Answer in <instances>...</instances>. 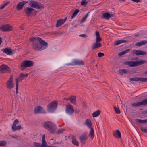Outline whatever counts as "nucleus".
Masks as SVG:
<instances>
[{
    "mask_svg": "<svg viewBox=\"0 0 147 147\" xmlns=\"http://www.w3.org/2000/svg\"><path fill=\"white\" fill-rule=\"evenodd\" d=\"M32 48L34 50L41 51L47 48L48 47L47 43L39 37H32L30 39Z\"/></svg>",
    "mask_w": 147,
    "mask_h": 147,
    "instance_id": "obj_1",
    "label": "nucleus"
},
{
    "mask_svg": "<svg viewBox=\"0 0 147 147\" xmlns=\"http://www.w3.org/2000/svg\"><path fill=\"white\" fill-rule=\"evenodd\" d=\"M43 127L48 130L50 133L53 134L55 133L57 129L56 125L52 122L50 121H46L43 123Z\"/></svg>",
    "mask_w": 147,
    "mask_h": 147,
    "instance_id": "obj_2",
    "label": "nucleus"
},
{
    "mask_svg": "<svg viewBox=\"0 0 147 147\" xmlns=\"http://www.w3.org/2000/svg\"><path fill=\"white\" fill-rule=\"evenodd\" d=\"M147 63L146 60H140L136 61H129L124 62L125 65H128L130 67L137 66Z\"/></svg>",
    "mask_w": 147,
    "mask_h": 147,
    "instance_id": "obj_3",
    "label": "nucleus"
},
{
    "mask_svg": "<svg viewBox=\"0 0 147 147\" xmlns=\"http://www.w3.org/2000/svg\"><path fill=\"white\" fill-rule=\"evenodd\" d=\"M33 64L32 61L30 60H24L22 62L20 68L21 70H23L26 67L32 66Z\"/></svg>",
    "mask_w": 147,
    "mask_h": 147,
    "instance_id": "obj_4",
    "label": "nucleus"
},
{
    "mask_svg": "<svg viewBox=\"0 0 147 147\" xmlns=\"http://www.w3.org/2000/svg\"><path fill=\"white\" fill-rule=\"evenodd\" d=\"M58 103L56 101H53L47 106L48 111L50 112H53L56 109Z\"/></svg>",
    "mask_w": 147,
    "mask_h": 147,
    "instance_id": "obj_5",
    "label": "nucleus"
},
{
    "mask_svg": "<svg viewBox=\"0 0 147 147\" xmlns=\"http://www.w3.org/2000/svg\"><path fill=\"white\" fill-rule=\"evenodd\" d=\"M29 5L32 7L38 9H40L44 7L43 5L41 3L33 0H31L29 2Z\"/></svg>",
    "mask_w": 147,
    "mask_h": 147,
    "instance_id": "obj_6",
    "label": "nucleus"
},
{
    "mask_svg": "<svg viewBox=\"0 0 147 147\" xmlns=\"http://www.w3.org/2000/svg\"><path fill=\"white\" fill-rule=\"evenodd\" d=\"M24 11L27 14V15L30 16L31 15H36L37 13V11L29 7H26V9L24 10Z\"/></svg>",
    "mask_w": 147,
    "mask_h": 147,
    "instance_id": "obj_7",
    "label": "nucleus"
},
{
    "mask_svg": "<svg viewBox=\"0 0 147 147\" xmlns=\"http://www.w3.org/2000/svg\"><path fill=\"white\" fill-rule=\"evenodd\" d=\"M10 69L6 65L2 64L0 66V72L2 73H10Z\"/></svg>",
    "mask_w": 147,
    "mask_h": 147,
    "instance_id": "obj_8",
    "label": "nucleus"
},
{
    "mask_svg": "<svg viewBox=\"0 0 147 147\" xmlns=\"http://www.w3.org/2000/svg\"><path fill=\"white\" fill-rule=\"evenodd\" d=\"M6 87L9 89L13 88L14 86L13 78L11 76L10 78L7 81L6 83Z\"/></svg>",
    "mask_w": 147,
    "mask_h": 147,
    "instance_id": "obj_9",
    "label": "nucleus"
},
{
    "mask_svg": "<svg viewBox=\"0 0 147 147\" xmlns=\"http://www.w3.org/2000/svg\"><path fill=\"white\" fill-rule=\"evenodd\" d=\"M74 109L73 106L70 105H67L65 108V111L69 115H72L74 112Z\"/></svg>",
    "mask_w": 147,
    "mask_h": 147,
    "instance_id": "obj_10",
    "label": "nucleus"
},
{
    "mask_svg": "<svg viewBox=\"0 0 147 147\" xmlns=\"http://www.w3.org/2000/svg\"><path fill=\"white\" fill-rule=\"evenodd\" d=\"M88 139L87 133L85 132L80 137L79 139L82 144H84Z\"/></svg>",
    "mask_w": 147,
    "mask_h": 147,
    "instance_id": "obj_11",
    "label": "nucleus"
},
{
    "mask_svg": "<svg viewBox=\"0 0 147 147\" xmlns=\"http://www.w3.org/2000/svg\"><path fill=\"white\" fill-rule=\"evenodd\" d=\"M12 27L9 24L3 25L0 27V30L2 31H10L12 29Z\"/></svg>",
    "mask_w": 147,
    "mask_h": 147,
    "instance_id": "obj_12",
    "label": "nucleus"
},
{
    "mask_svg": "<svg viewBox=\"0 0 147 147\" xmlns=\"http://www.w3.org/2000/svg\"><path fill=\"white\" fill-rule=\"evenodd\" d=\"M34 112L36 114L38 113H45V110L40 106L36 107L34 109Z\"/></svg>",
    "mask_w": 147,
    "mask_h": 147,
    "instance_id": "obj_13",
    "label": "nucleus"
},
{
    "mask_svg": "<svg viewBox=\"0 0 147 147\" xmlns=\"http://www.w3.org/2000/svg\"><path fill=\"white\" fill-rule=\"evenodd\" d=\"M129 80L131 81H141L143 82H147V78L135 77L131 78Z\"/></svg>",
    "mask_w": 147,
    "mask_h": 147,
    "instance_id": "obj_14",
    "label": "nucleus"
},
{
    "mask_svg": "<svg viewBox=\"0 0 147 147\" xmlns=\"http://www.w3.org/2000/svg\"><path fill=\"white\" fill-rule=\"evenodd\" d=\"M28 3L27 1H24L20 2L18 3L16 5V9L18 10L22 9L25 4Z\"/></svg>",
    "mask_w": 147,
    "mask_h": 147,
    "instance_id": "obj_15",
    "label": "nucleus"
},
{
    "mask_svg": "<svg viewBox=\"0 0 147 147\" xmlns=\"http://www.w3.org/2000/svg\"><path fill=\"white\" fill-rule=\"evenodd\" d=\"M146 104H147V98L143 100L142 101L138 102L137 103H133L132 104V106L134 107H137Z\"/></svg>",
    "mask_w": 147,
    "mask_h": 147,
    "instance_id": "obj_16",
    "label": "nucleus"
},
{
    "mask_svg": "<svg viewBox=\"0 0 147 147\" xmlns=\"http://www.w3.org/2000/svg\"><path fill=\"white\" fill-rule=\"evenodd\" d=\"M28 75V74H24L22 73L21 74L19 77L18 78H16L15 80L16 84L17 82L18 84L19 82H21L25 77H27Z\"/></svg>",
    "mask_w": 147,
    "mask_h": 147,
    "instance_id": "obj_17",
    "label": "nucleus"
},
{
    "mask_svg": "<svg viewBox=\"0 0 147 147\" xmlns=\"http://www.w3.org/2000/svg\"><path fill=\"white\" fill-rule=\"evenodd\" d=\"M33 145L34 146L30 147H47L48 146L46 142H42L41 145L40 143L34 142L33 143Z\"/></svg>",
    "mask_w": 147,
    "mask_h": 147,
    "instance_id": "obj_18",
    "label": "nucleus"
},
{
    "mask_svg": "<svg viewBox=\"0 0 147 147\" xmlns=\"http://www.w3.org/2000/svg\"><path fill=\"white\" fill-rule=\"evenodd\" d=\"M67 18L66 17L64 19H59L57 22L55 26L56 27H59L63 24L66 21Z\"/></svg>",
    "mask_w": 147,
    "mask_h": 147,
    "instance_id": "obj_19",
    "label": "nucleus"
},
{
    "mask_svg": "<svg viewBox=\"0 0 147 147\" xmlns=\"http://www.w3.org/2000/svg\"><path fill=\"white\" fill-rule=\"evenodd\" d=\"M113 135L116 138H120L121 137V135L120 131L119 130H117L113 131Z\"/></svg>",
    "mask_w": 147,
    "mask_h": 147,
    "instance_id": "obj_20",
    "label": "nucleus"
},
{
    "mask_svg": "<svg viewBox=\"0 0 147 147\" xmlns=\"http://www.w3.org/2000/svg\"><path fill=\"white\" fill-rule=\"evenodd\" d=\"M84 124L89 128H92V123L90 119H87L84 122Z\"/></svg>",
    "mask_w": 147,
    "mask_h": 147,
    "instance_id": "obj_21",
    "label": "nucleus"
},
{
    "mask_svg": "<svg viewBox=\"0 0 147 147\" xmlns=\"http://www.w3.org/2000/svg\"><path fill=\"white\" fill-rule=\"evenodd\" d=\"M84 62L82 61L79 60H76L74 61L72 65H84Z\"/></svg>",
    "mask_w": 147,
    "mask_h": 147,
    "instance_id": "obj_22",
    "label": "nucleus"
},
{
    "mask_svg": "<svg viewBox=\"0 0 147 147\" xmlns=\"http://www.w3.org/2000/svg\"><path fill=\"white\" fill-rule=\"evenodd\" d=\"M72 142L74 145L78 146L79 145L78 142L75 136H72L71 137Z\"/></svg>",
    "mask_w": 147,
    "mask_h": 147,
    "instance_id": "obj_23",
    "label": "nucleus"
},
{
    "mask_svg": "<svg viewBox=\"0 0 147 147\" xmlns=\"http://www.w3.org/2000/svg\"><path fill=\"white\" fill-rule=\"evenodd\" d=\"M102 46V44L99 42H96L94 43L92 47V49L98 48Z\"/></svg>",
    "mask_w": 147,
    "mask_h": 147,
    "instance_id": "obj_24",
    "label": "nucleus"
},
{
    "mask_svg": "<svg viewBox=\"0 0 147 147\" xmlns=\"http://www.w3.org/2000/svg\"><path fill=\"white\" fill-rule=\"evenodd\" d=\"M3 50V52L8 55H10L12 53V51L11 49L8 48H5L3 49L2 51Z\"/></svg>",
    "mask_w": 147,
    "mask_h": 147,
    "instance_id": "obj_25",
    "label": "nucleus"
},
{
    "mask_svg": "<svg viewBox=\"0 0 147 147\" xmlns=\"http://www.w3.org/2000/svg\"><path fill=\"white\" fill-rule=\"evenodd\" d=\"M69 100L71 103L75 105L76 104V97L75 96H72L70 97L69 98Z\"/></svg>",
    "mask_w": 147,
    "mask_h": 147,
    "instance_id": "obj_26",
    "label": "nucleus"
},
{
    "mask_svg": "<svg viewBox=\"0 0 147 147\" xmlns=\"http://www.w3.org/2000/svg\"><path fill=\"white\" fill-rule=\"evenodd\" d=\"M146 44H147V40H143L136 43L135 45L136 46L138 47H140Z\"/></svg>",
    "mask_w": 147,
    "mask_h": 147,
    "instance_id": "obj_27",
    "label": "nucleus"
},
{
    "mask_svg": "<svg viewBox=\"0 0 147 147\" xmlns=\"http://www.w3.org/2000/svg\"><path fill=\"white\" fill-rule=\"evenodd\" d=\"M90 129H91V130L90 131L89 136L93 140L94 136V130L93 128Z\"/></svg>",
    "mask_w": 147,
    "mask_h": 147,
    "instance_id": "obj_28",
    "label": "nucleus"
},
{
    "mask_svg": "<svg viewBox=\"0 0 147 147\" xmlns=\"http://www.w3.org/2000/svg\"><path fill=\"white\" fill-rule=\"evenodd\" d=\"M127 42V40H117L114 42V45H118L123 43H125V42Z\"/></svg>",
    "mask_w": 147,
    "mask_h": 147,
    "instance_id": "obj_29",
    "label": "nucleus"
},
{
    "mask_svg": "<svg viewBox=\"0 0 147 147\" xmlns=\"http://www.w3.org/2000/svg\"><path fill=\"white\" fill-rule=\"evenodd\" d=\"M101 111L100 110H98L95 112H94L92 114V116L93 117H96L98 116L100 114Z\"/></svg>",
    "mask_w": 147,
    "mask_h": 147,
    "instance_id": "obj_30",
    "label": "nucleus"
},
{
    "mask_svg": "<svg viewBox=\"0 0 147 147\" xmlns=\"http://www.w3.org/2000/svg\"><path fill=\"white\" fill-rule=\"evenodd\" d=\"M103 16L104 18L106 19L109 20L110 18V14L107 12L103 13Z\"/></svg>",
    "mask_w": 147,
    "mask_h": 147,
    "instance_id": "obj_31",
    "label": "nucleus"
},
{
    "mask_svg": "<svg viewBox=\"0 0 147 147\" xmlns=\"http://www.w3.org/2000/svg\"><path fill=\"white\" fill-rule=\"evenodd\" d=\"M130 51L129 49H127V50H124V51H123L121 52H120L118 54V55L119 56H122L123 55L127 53L128 51Z\"/></svg>",
    "mask_w": 147,
    "mask_h": 147,
    "instance_id": "obj_32",
    "label": "nucleus"
},
{
    "mask_svg": "<svg viewBox=\"0 0 147 147\" xmlns=\"http://www.w3.org/2000/svg\"><path fill=\"white\" fill-rule=\"evenodd\" d=\"M138 53H136V55H144L146 54V53L145 51H142L140 50H138Z\"/></svg>",
    "mask_w": 147,
    "mask_h": 147,
    "instance_id": "obj_33",
    "label": "nucleus"
},
{
    "mask_svg": "<svg viewBox=\"0 0 147 147\" xmlns=\"http://www.w3.org/2000/svg\"><path fill=\"white\" fill-rule=\"evenodd\" d=\"M80 10L79 9H77L74 12L73 15L71 17V18L73 19L74 17H76L77 15V14L79 12Z\"/></svg>",
    "mask_w": 147,
    "mask_h": 147,
    "instance_id": "obj_34",
    "label": "nucleus"
},
{
    "mask_svg": "<svg viewBox=\"0 0 147 147\" xmlns=\"http://www.w3.org/2000/svg\"><path fill=\"white\" fill-rule=\"evenodd\" d=\"M121 72H119V74L121 75H123V74H126L127 73V70L125 69H121Z\"/></svg>",
    "mask_w": 147,
    "mask_h": 147,
    "instance_id": "obj_35",
    "label": "nucleus"
},
{
    "mask_svg": "<svg viewBox=\"0 0 147 147\" xmlns=\"http://www.w3.org/2000/svg\"><path fill=\"white\" fill-rule=\"evenodd\" d=\"M19 122V120L18 119H16L15 120L13 123L12 126V128H14V127L16 126V125L18 124Z\"/></svg>",
    "mask_w": 147,
    "mask_h": 147,
    "instance_id": "obj_36",
    "label": "nucleus"
},
{
    "mask_svg": "<svg viewBox=\"0 0 147 147\" xmlns=\"http://www.w3.org/2000/svg\"><path fill=\"white\" fill-rule=\"evenodd\" d=\"M89 12L85 16L82 18V19L81 22L83 23L84 22L86 19L87 17L89 15Z\"/></svg>",
    "mask_w": 147,
    "mask_h": 147,
    "instance_id": "obj_37",
    "label": "nucleus"
},
{
    "mask_svg": "<svg viewBox=\"0 0 147 147\" xmlns=\"http://www.w3.org/2000/svg\"><path fill=\"white\" fill-rule=\"evenodd\" d=\"M6 142L5 141H0V146H5L6 145Z\"/></svg>",
    "mask_w": 147,
    "mask_h": 147,
    "instance_id": "obj_38",
    "label": "nucleus"
},
{
    "mask_svg": "<svg viewBox=\"0 0 147 147\" xmlns=\"http://www.w3.org/2000/svg\"><path fill=\"white\" fill-rule=\"evenodd\" d=\"M116 113L117 114H120L121 113L120 111L118 108H117L115 106L113 107Z\"/></svg>",
    "mask_w": 147,
    "mask_h": 147,
    "instance_id": "obj_39",
    "label": "nucleus"
},
{
    "mask_svg": "<svg viewBox=\"0 0 147 147\" xmlns=\"http://www.w3.org/2000/svg\"><path fill=\"white\" fill-rule=\"evenodd\" d=\"M21 128L23 129V127H22L21 125H19L18 126H16L12 129L14 131H16L20 130Z\"/></svg>",
    "mask_w": 147,
    "mask_h": 147,
    "instance_id": "obj_40",
    "label": "nucleus"
},
{
    "mask_svg": "<svg viewBox=\"0 0 147 147\" xmlns=\"http://www.w3.org/2000/svg\"><path fill=\"white\" fill-rule=\"evenodd\" d=\"M136 120L137 122H139L140 123H141L143 124V123H145V119L142 120L141 119H136Z\"/></svg>",
    "mask_w": 147,
    "mask_h": 147,
    "instance_id": "obj_41",
    "label": "nucleus"
},
{
    "mask_svg": "<svg viewBox=\"0 0 147 147\" xmlns=\"http://www.w3.org/2000/svg\"><path fill=\"white\" fill-rule=\"evenodd\" d=\"M65 131L64 129H60L57 131V133L58 134H60L63 133Z\"/></svg>",
    "mask_w": 147,
    "mask_h": 147,
    "instance_id": "obj_42",
    "label": "nucleus"
},
{
    "mask_svg": "<svg viewBox=\"0 0 147 147\" xmlns=\"http://www.w3.org/2000/svg\"><path fill=\"white\" fill-rule=\"evenodd\" d=\"M96 42H101L102 41V38L100 36L96 37Z\"/></svg>",
    "mask_w": 147,
    "mask_h": 147,
    "instance_id": "obj_43",
    "label": "nucleus"
},
{
    "mask_svg": "<svg viewBox=\"0 0 147 147\" xmlns=\"http://www.w3.org/2000/svg\"><path fill=\"white\" fill-rule=\"evenodd\" d=\"M104 53L99 52L98 54V56L99 57H101L104 56Z\"/></svg>",
    "mask_w": 147,
    "mask_h": 147,
    "instance_id": "obj_44",
    "label": "nucleus"
},
{
    "mask_svg": "<svg viewBox=\"0 0 147 147\" xmlns=\"http://www.w3.org/2000/svg\"><path fill=\"white\" fill-rule=\"evenodd\" d=\"M81 5H86L87 4V3L85 1V0H82L81 2Z\"/></svg>",
    "mask_w": 147,
    "mask_h": 147,
    "instance_id": "obj_45",
    "label": "nucleus"
},
{
    "mask_svg": "<svg viewBox=\"0 0 147 147\" xmlns=\"http://www.w3.org/2000/svg\"><path fill=\"white\" fill-rule=\"evenodd\" d=\"M18 84L17 82L16 84V93L17 94L18 93Z\"/></svg>",
    "mask_w": 147,
    "mask_h": 147,
    "instance_id": "obj_46",
    "label": "nucleus"
},
{
    "mask_svg": "<svg viewBox=\"0 0 147 147\" xmlns=\"http://www.w3.org/2000/svg\"><path fill=\"white\" fill-rule=\"evenodd\" d=\"M138 50H133L132 51L131 53L132 54H135L136 55V53H138Z\"/></svg>",
    "mask_w": 147,
    "mask_h": 147,
    "instance_id": "obj_47",
    "label": "nucleus"
},
{
    "mask_svg": "<svg viewBox=\"0 0 147 147\" xmlns=\"http://www.w3.org/2000/svg\"><path fill=\"white\" fill-rule=\"evenodd\" d=\"M141 130L143 132L147 133V129L141 128Z\"/></svg>",
    "mask_w": 147,
    "mask_h": 147,
    "instance_id": "obj_48",
    "label": "nucleus"
},
{
    "mask_svg": "<svg viewBox=\"0 0 147 147\" xmlns=\"http://www.w3.org/2000/svg\"><path fill=\"white\" fill-rule=\"evenodd\" d=\"M45 135H43L42 136V143L46 142L45 139Z\"/></svg>",
    "mask_w": 147,
    "mask_h": 147,
    "instance_id": "obj_49",
    "label": "nucleus"
},
{
    "mask_svg": "<svg viewBox=\"0 0 147 147\" xmlns=\"http://www.w3.org/2000/svg\"><path fill=\"white\" fill-rule=\"evenodd\" d=\"M79 36L80 37H82L83 38H86L87 37V36L85 34H82L80 35Z\"/></svg>",
    "mask_w": 147,
    "mask_h": 147,
    "instance_id": "obj_50",
    "label": "nucleus"
},
{
    "mask_svg": "<svg viewBox=\"0 0 147 147\" xmlns=\"http://www.w3.org/2000/svg\"><path fill=\"white\" fill-rule=\"evenodd\" d=\"M20 28L22 29V30H24V24H22L20 27Z\"/></svg>",
    "mask_w": 147,
    "mask_h": 147,
    "instance_id": "obj_51",
    "label": "nucleus"
},
{
    "mask_svg": "<svg viewBox=\"0 0 147 147\" xmlns=\"http://www.w3.org/2000/svg\"><path fill=\"white\" fill-rule=\"evenodd\" d=\"M95 34L96 37L100 36L99 32L98 31H96Z\"/></svg>",
    "mask_w": 147,
    "mask_h": 147,
    "instance_id": "obj_52",
    "label": "nucleus"
},
{
    "mask_svg": "<svg viewBox=\"0 0 147 147\" xmlns=\"http://www.w3.org/2000/svg\"><path fill=\"white\" fill-rule=\"evenodd\" d=\"M133 2L138 3L141 0H131Z\"/></svg>",
    "mask_w": 147,
    "mask_h": 147,
    "instance_id": "obj_53",
    "label": "nucleus"
},
{
    "mask_svg": "<svg viewBox=\"0 0 147 147\" xmlns=\"http://www.w3.org/2000/svg\"><path fill=\"white\" fill-rule=\"evenodd\" d=\"M5 6L4 5V4L2 5L0 7V9L1 10L2 9H3Z\"/></svg>",
    "mask_w": 147,
    "mask_h": 147,
    "instance_id": "obj_54",
    "label": "nucleus"
},
{
    "mask_svg": "<svg viewBox=\"0 0 147 147\" xmlns=\"http://www.w3.org/2000/svg\"><path fill=\"white\" fill-rule=\"evenodd\" d=\"M10 3V1H8L6 2L4 4V5H5V6H6V5H7L9 3Z\"/></svg>",
    "mask_w": 147,
    "mask_h": 147,
    "instance_id": "obj_55",
    "label": "nucleus"
},
{
    "mask_svg": "<svg viewBox=\"0 0 147 147\" xmlns=\"http://www.w3.org/2000/svg\"><path fill=\"white\" fill-rule=\"evenodd\" d=\"M142 113L143 114H147V110L145 111H143L142 112Z\"/></svg>",
    "mask_w": 147,
    "mask_h": 147,
    "instance_id": "obj_56",
    "label": "nucleus"
},
{
    "mask_svg": "<svg viewBox=\"0 0 147 147\" xmlns=\"http://www.w3.org/2000/svg\"><path fill=\"white\" fill-rule=\"evenodd\" d=\"M47 147H57L54 146L48 145L47 146Z\"/></svg>",
    "mask_w": 147,
    "mask_h": 147,
    "instance_id": "obj_57",
    "label": "nucleus"
},
{
    "mask_svg": "<svg viewBox=\"0 0 147 147\" xmlns=\"http://www.w3.org/2000/svg\"><path fill=\"white\" fill-rule=\"evenodd\" d=\"M64 100H65L67 101L69 100V98H64Z\"/></svg>",
    "mask_w": 147,
    "mask_h": 147,
    "instance_id": "obj_58",
    "label": "nucleus"
},
{
    "mask_svg": "<svg viewBox=\"0 0 147 147\" xmlns=\"http://www.w3.org/2000/svg\"><path fill=\"white\" fill-rule=\"evenodd\" d=\"M2 42V39L1 37H0V45H1Z\"/></svg>",
    "mask_w": 147,
    "mask_h": 147,
    "instance_id": "obj_59",
    "label": "nucleus"
},
{
    "mask_svg": "<svg viewBox=\"0 0 147 147\" xmlns=\"http://www.w3.org/2000/svg\"><path fill=\"white\" fill-rule=\"evenodd\" d=\"M114 16V15L113 14H110V18L111 17H113Z\"/></svg>",
    "mask_w": 147,
    "mask_h": 147,
    "instance_id": "obj_60",
    "label": "nucleus"
},
{
    "mask_svg": "<svg viewBox=\"0 0 147 147\" xmlns=\"http://www.w3.org/2000/svg\"><path fill=\"white\" fill-rule=\"evenodd\" d=\"M145 123H147V119H145Z\"/></svg>",
    "mask_w": 147,
    "mask_h": 147,
    "instance_id": "obj_61",
    "label": "nucleus"
},
{
    "mask_svg": "<svg viewBox=\"0 0 147 147\" xmlns=\"http://www.w3.org/2000/svg\"><path fill=\"white\" fill-rule=\"evenodd\" d=\"M144 74H147V71H146L145 73H144Z\"/></svg>",
    "mask_w": 147,
    "mask_h": 147,
    "instance_id": "obj_62",
    "label": "nucleus"
},
{
    "mask_svg": "<svg viewBox=\"0 0 147 147\" xmlns=\"http://www.w3.org/2000/svg\"><path fill=\"white\" fill-rule=\"evenodd\" d=\"M121 1H124L125 0H121Z\"/></svg>",
    "mask_w": 147,
    "mask_h": 147,
    "instance_id": "obj_63",
    "label": "nucleus"
},
{
    "mask_svg": "<svg viewBox=\"0 0 147 147\" xmlns=\"http://www.w3.org/2000/svg\"><path fill=\"white\" fill-rule=\"evenodd\" d=\"M138 36V35H135V36Z\"/></svg>",
    "mask_w": 147,
    "mask_h": 147,
    "instance_id": "obj_64",
    "label": "nucleus"
}]
</instances>
